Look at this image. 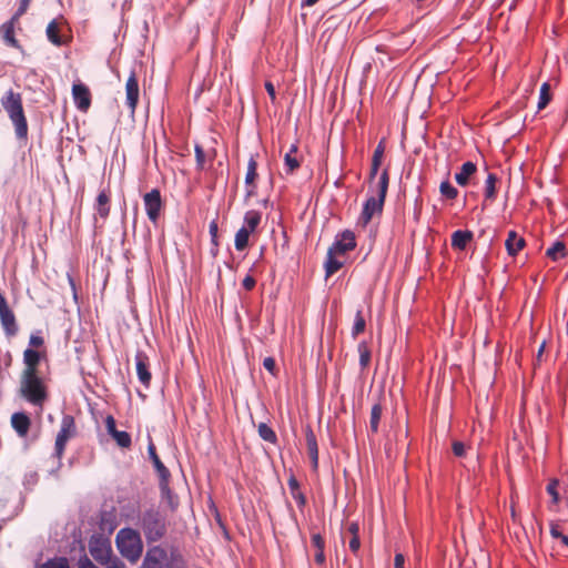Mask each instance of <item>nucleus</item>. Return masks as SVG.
Masks as SVG:
<instances>
[{
	"label": "nucleus",
	"mask_w": 568,
	"mask_h": 568,
	"mask_svg": "<svg viewBox=\"0 0 568 568\" xmlns=\"http://www.w3.org/2000/svg\"><path fill=\"white\" fill-rule=\"evenodd\" d=\"M39 568H70L69 561L65 557H54L47 560Z\"/></svg>",
	"instance_id": "nucleus-37"
},
{
	"label": "nucleus",
	"mask_w": 568,
	"mask_h": 568,
	"mask_svg": "<svg viewBox=\"0 0 568 568\" xmlns=\"http://www.w3.org/2000/svg\"><path fill=\"white\" fill-rule=\"evenodd\" d=\"M440 194L446 199L454 200L458 195V191L454 187L449 181H443L439 186Z\"/></svg>",
	"instance_id": "nucleus-38"
},
{
	"label": "nucleus",
	"mask_w": 568,
	"mask_h": 568,
	"mask_svg": "<svg viewBox=\"0 0 568 568\" xmlns=\"http://www.w3.org/2000/svg\"><path fill=\"white\" fill-rule=\"evenodd\" d=\"M263 366L270 373H274L275 371V359L273 357H265L263 361Z\"/></svg>",
	"instance_id": "nucleus-50"
},
{
	"label": "nucleus",
	"mask_w": 568,
	"mask_h": 568,
	"mask_svg": "<svg viewBox=\"0 0 568 568\" xmlns=\"http://www.w3.org/2000/svg\"><path fill=\"white\" fill-rule=\"evenodd\" d=\"M567 254L566 245L561 241L555 242L550 247L547 248L546 255L552 261L564 258Z\"/></svg>",
	"instance_id": "nucleus-28"
},
{
	"label": "nucleus",
	"mask_w": 568,
	"mask_h": 568,
	"mask_svg": "<svg viewBox=\"0 0 568 568\" xmlns=\"http://www.w3.org/2000/svg\"><path fill=\"white\" fill-rule=\"evenodd\" d=\"M359 547H361V540H359V537L358 536H353L349 540V549L354 552V554H357V551L359 550Z\"/></svg>",
	"instance_id": "nucleus-53"
},
{
	"label": "nucleus",
	"mask_w": 568,
	"mask_h": 568,
	"mask_svg": "<svg viewBox=\"0 0 568 568\" xmlns=\"http://www.w3.org/2000/svg\"><path fill=\"white\" fill-rule=\"evenodd\" d=\"M44 344V339L40 331H37L30 335L29 346L30 348L41 347Z\"/></svg>",
	"instance_id": "nucleus-43"
},
{
	"label": "nucleus",
	"mask_w": 568,
	"mask_h": 568,
	"mask_svg": "<svg viewBox=\"0 0 568 568\" xmlns=\"http://www.w3.org/2000/svg\"><path fill=\"white\" fill-rule=\"evenodd\" d=\"M257 170V162L255 161L254 156H251L247 163V171L245 175V184L247 186L252 185L257 176L256 173Z\"/></svg>",
	"instance_id": "nucleus-34"
},
{
	"label": "nucleus",
	"mask_w": 568,
	"mask_h": 568,
	"mask_svg": "<svg viewBox=\"0 0 568 568\" xmlns=\"http://www.w3.org/2000/svg\"><path fill=\"white\" fill-rule=\"evenodd\" d=\"M320 0H302V7H312L317 3Z\"/></svg>",
	"instance_id": "nucleus-62"
},
{
	"label": "nucleus",
	"mask_w": 568,
	"mask_h": 568,
	"mask_svg": "<svg viewBox=\"0 0 568 568\" xmlns=\"http://www.w3.org/2000/svg\"><path fill=\"white\" fill-rule=\"evenodd\" d=\"M558 485H559L558 479H551L546 488L547 493L551 496L554 504H558V501H559V494L557 491Z\"/></svg>",
	"instance_id": "nucleus-41"
},
{
	"label": "nucleus",
	"mask_w": 568,
	"mask_h": 568,
	"mask_svg": "<svg viewBox=\"0 0 568 568\" xmlns=\"http://www.w3.org/2000/svg\"><path fill=\"white\" fill-rule=\"evenodd\" d=\"M204 151L202 149V146L200 145H195V158H196V162H197V165L199 166H203V163H204Z\"/></svg>",
	"instance_id": "nucleus-51"
},
{
	"label": "nucleus",
	"mask_w": 568,
	"mask_h": 568,
	"mask_svg": "<svg viewBox=\"0 0 568 568\" xmlns=\"http://www.w3.org/2000/svg\"><path fill=\"white\" fill-rule=\"evenodd\" d=\"M551 97H550V87L547 82L542 83L539 92V100H538V110H542L546 108V105L549 103Z\"/></svg>",
	"instance_id": "nucleus-35"
},
{
	"label": "nucleus",
	"mask_w": 568,
	"mask_h": 568,
	"mask_svg": "<svg viewBox=\"0 0 568 568\" xmlns=\"http://www.w3.org/2000/svg\"><path fill=\"white\" fill-rule=\"evenodd\" d=\"M348 531L353 536H358L359 526L357 523H351L348 526Z\"/></svg>",
	"instance_id": "nucleus-58"
},
{
	"label": "nucleus",
	"mask_w": 568,
	"mask_h": 568,
	"mask_svg": "<svg viewBox=\"0 0 568 568\" xmlns=\"http://www.w3.org/2000/svg\"><path fill=\"white\" fill-rule=\"evenodd\" d=\"M45 34L52 44L57 47L64 44L63 38L59 34V24L55 20L49 22L45 29Z\"/></svg>",
	"instance_id": "nucleus-25"
},
{
	"label": "nucleus",
	"mask_w": 568,
	"mask_h": 568,
	"mask_svg": "<svg viewBox=\"0 0 568 568\" xmlns=\"http://www.w3.org/2000/svg\"><path fill=\"white\" fill-rule=\"evenodd\" d=\"M250 234L251 232L243 227L236 232L234 245L237 251H243L247 246Z\"/></svg>",
	"instance_id": "nucleus-32"
},
{
	"label": "nucleus",
	"mask_w": 568,
	"mask_h": 568,
	"mask_svg": "<svg viewBox=\"0 0 568 568\" xmlns=\"http://www.w3.org/2000/svg\"><path fill=\"white\" fill-rule=\"evenodd\" d=\"M505 246L508 254L515 256L525 246V240L518 236L515 231H510L505 242Z\"/></svg>",
	"instance_id": "nucleus-21"
},
{
	"label": "nucleus",
	"mask_w": 568,
	"mask_h": 568,
	"mask_svg": "<svg viewBox=\"0 0 568 568\" xmlns=\"http://www.w3.org/2000/svg\"><path fill=\"white\" fill-rule=\"evenodd\" d=\"M544 349H545V343H542V344L540 345L539 349H538V354H537V357H538V358L542 355Z\"/></svg>",
	"instance_id": "nucleus-63"
},
{
	"label": "nucleus",
	"mask_w": 568,
	"mask_h": 568,
	"mask_svg": "<svg viewBox=\"0 0 568 568\" xmlns=\"http://www.w3.org/2000/svg\"><path fill=\"white\" fill-rule=\"evenodd\" d=\"M336 256L337 255H334V254H331L329 252H327V257H326V262H325L326 277L332 276L343 266V262L338 261L336 258Z\"/></svg>",
	"instance_id": "nucleus-29"
},
{
	"label": "nucleus",
	"mask_w": 568,
	"mask_h": 568,
	"mask_svg": "<svg viewBox=\"0 0 568 568\" xmlns=\"http://www.w3.org/2000/svg\"><path fill=\"white\" fill-rule=\"evenodd\" d=\"M40 359H41L40 353L33 348L28 347L23 352V363L26 365L23 374L37 373V366L39 365Z\"/></svg>",
	"instance_id": "nucleus-15"
},
{
	"label": "nucleus",
	"mask_w": 568,
	"mask_h": 568,
	"mask_svg": "<svg viewBox=\"0 0 568 568\" xmlns=\"http://www.w3.org/2000/svg\"><path fill=\"white\" fill-rule=\"evenodd\" d=\"M140 527L149 542L160 540L166 531L165 517L154 507L140 515Z\"/></svg>",
	"instance_id": "nucleus-4"
},
{
	"label": "nucleus",
	"mask_w": 568,
	"mask_h": 568,
	"mask_svg": "<svg viewBox=\"0 0 568 568\" xmlns=\"http://www.w3.org/2000/svg\"><path fill=\"white\" fill-rule=\"evenodd\" d=\"M68 280H69V283H70L71 290H72V292H73V297H74V300H77L75 283H74L73 278H72L70 275H68Z\"/></svg>",
	"instance_id": "nucleus-61"
},
{
	"label": "nucleus",
	"mask_w": 568,
	"mask_h": 568,
	"mask_svg": "<svg viewBox=\"0 0 568 568\" xmlns=\"http://www.w3.org/2000/svg\"><path fill=\"white\" fill-rule=\"evenodd\" d=\"M0 321H1V325L4 329V333L8 336H14L18 333V325L16 322V316L10 308L7 311L0 312Z\"/></svg>",
	"instance_id": "nucleus-17"
},
{
	"label": "nucleus",
	"mask_w": 568,
	"mask_h": 568,
	"mask_svg": "<svg viewBox=\"0 0 568 568\" xmlns=\"http://www.w3.org/2000/svg\"><path fill=\"white\" fill-rule=\"evenodd\" d=\"M106 568H125V565L118 558L109 559L106 564H104Z\"/></svg>",
	"instance_id": "nucleus-54"
},
{
	"label": "nucleus",
	"mask_w": 568,
	"mask_h": 568,
	"mask_svg": "<svg viewBox=\"0 0 568 568\" xmlns=\"http://www.w3.org/2000/svg\"><path fill=\"white\" fill-rule=\"evenodd\" d=\"M287 485L291 491L292 497L295 499L300 508H303L306 504V498L304 494L301 491L300 483L295 478V476H291L287 480Z\"/></svg>",
	"instance_id": "nucleus-23"
},
{
	"label": "nucleus",
	"mask_w": 568,
	"mask_h": 568,
	"mask_svg": "<svg viewBox=\"0 0 568 568\" xmlns=\"http://www.w3.org/2000/svg\"><path fill=\"white\" fill-rule=\"evenodd\" d=\"M75 434L74 418L71 415H64L61 420V427L55 438L54 455L61 459L68 440Z\"/></svg>",
	"instance_id": "nucleus-6"
},
{
	"label": "nucleus",
	"mask_w": 568,
	"mask_h": 568,
	"mask_svg": "<svg viewBox=\"0 0 568 568\" xmlns=\"http://www.w3.org/2000/svg\"><path fill=\"white\" fill-rule=\"evenodd\" d=\"M381 164H374L372 163V166H371V172H369V180H374L378 173V169H379Z\"/></svg>",
	"instance_id": "nucleus-59"
},
{
	"label": "nucleus",
	"mask_w": 568,
	"mask_h": 568,
	"mask_svg": "<svg viewBox=\"0 0 568 568\" xmlns=\"http://www.w3.org/2000/svg\"><path fill=\"white\" fill-rule=\"evenodd\" d=\"M384 152H385V144H384V140H382V141H379V143L377 144V146L373 153L372 163H374L375 165L381 164Z\"/></svg>",
	"instance_id": "nucleus-42"
},
{
	"label": "nucleus",
	"mask_w": 568,
	"mask_h": 568,
	"mask_svg": "<svg viewBox=\"0 0 568 568\" xmlns=\"http://www.w3.org/2000/svg\"><path fill=\"white\" fill-rule=\"evenodd\" d=\"M550 534L554 538H560L562 536L559 527L557 525H552L550 528Z\"/></svg>",
	"instance_id": "nucleus-60"
},
{
	"label": "nucleus",
	"mask_w": 568,
	"mask_h": 568,
	"mask_svg": "<svg viewBox=\"0 0 568 568\" xmlns=\"http://www.w3.org/2000/svg\"><path fill=\"white\" fill-rule=\"evenodd\" d=\"M89 551L93 559L100 562L101 565L106 564L112 555L110 541L98 536H92L90 538Z\"/></svg>",
	"instance_id": "nucleus-7"
},
{
	"label": "nucleus",
	"mask_w": 568,
	"mask_h": 568,
	"mask_svg": "<svg viewBox=\"0 0 568 568\" xmlns=\"http://www.w3.org/2000/svg\"><path fill=\"white\" fill-rule=\"evenodd\" d=\"M453 453L457 457H464L467 452V446L463 442L455 440L453 443Z\"/></svg>",
	"instance_id": "nucleus-44"
},
{
	"label": "nucleus",
	"mask_w": 568,
	"mask_h": 568,
	"mask_svg": "<svg viewBox=\"0 0 568 568\" xmlns=\"http://www.w3.org/2000/svg\"><path fill=\"white\" fill-rule=\"evenodd\" d=\"M31 0H21L17 12L13 16V20H18L22 14L26 13Z\"/></svg>",
	"instance_id": "nucleus-46"
},
{
	"label": "nucleus",
	"mask_w": 568,
	"mask_h": 568,
	"mask_svg": "<svg viewBox=\"0 0 568 568\" xmlns=\"http://www.w3.org/2000/svg\"><path fill=\"white\" fill-rule=\"evenodd\" d=\"M72 97L75 106L85 112L91 105V94L87 85L82 83L73 84Z\"/></svg>",
	"instance_id": "nucleus-12"
},
{
	"label": "nucleus",
	"mask_w": 568,
	"mask_h": 568,
	"mask_svg": "<svg viewBox=\"0 0 568 568\" xmlns=\"http://www.w3.org/2000/svg\"><path fill=\"white\" fill-rule=\"evenodd\" d=\"M17 20H13V17L3 23L0 28V31L2 32L3 41L7 45L20 49L19 41L14 37V23Z\"/></svg>",
	"instance_id": "nucleus-18"
},
{
	"label": "nucleus",
	"mask_w": 568,
	"mask_h": 568,
	"mask_svg": "<svg viewBox=\"0 0 568 568\" xmlns=\"http://www.w3.org/2000/svg\"><path fill=\"white\" fill-rule=\"evenodd\" d=\"M217 231H219V226H217V222L215 220H213L212 222H210V225H209V232H210V235H211V240H212V243L217 246Z\"/></svg>",
	"instance_id": "nucleus-45"
},
{
	"label": "nucleus",
	"mask_w": 568,
	"mask_h": 568,
	"mask_svg": "<svg viewBox=\"0 0 568 568\" xmlns=\"http://www.w3.org/2000/svg\"><path fill=\"white\" fill-rule=\"evenodd\" d=\"M477 171V166L475 163L468 161L465 162L460 171L455 174V180L458 185L466 186L468 184L469 178Z\"/></svg>",
	"instance_id": "nucleus-20"
},
{
	"label": "nucleus",
	"mask_w": 568,
	"mask_h": 568,
	"mask_svg": "<svg viewBox=\"0 0 568 568\" xmlns=\"http://www.w3.org/2000/svg\"><path fill=\"white\" fill-rule=\"evenodd\" d=\"M404 564H405L404 555L400 554V552H397L395 555V558H394V566H395V568H405Z\"/></svg>",
	"instance_id": "nucleus-55"
},
{
	"label": "nucleus",
	"mask_w": 568,
	"mask_h": 568,
	"mask_svg": "<svg viewBox=\"0 0 568 568\" xmlns=\"http://www.w3.org/2000/svg\"><path fill=\"white\" fill-rule=\"evenodd\" d=\"M255 284H256L255 278H254V277H252V276H250V275H247V276L243 280V282H242V285H243V287H244L246 291H251V290H253V288H254V286H255Z\"/></svg>",
	"instance_id": "nucleus-52"
},
{
	"label": "nucleus",
	"mask_w": 568,
	"mask_h": 568,
	"mask_svg": "<svg viewBox=\"0 0 568 568\" xmlns=\"http://www.w3.org/2000/svg\"><path fill=\"white\" fill-rule=\"evenodd\" d=\"M315 561L318 564V565H323L325 562V554H324V549H321V550H317L316 554H315Z\"/></svg>",
	"instance_id": "nucleus-57"
},
{
	"label": "nucleus",
	"mask_w": 568,
	"mask_h": 568,
	"mask_svg": "<svg viewBox=\"0 0 568 568\" xmlns=\"http://www.w3.org/2000/svg\"><path fill=\"white\" fill-rule=\"evenodd\" d=\"M168 552L160 546L150 548L143 559V568H165Z\"/></svg>",
	"instance_id": "nucleus-10"
},
{
	"label": "nucleus",
	"mask_w": 568,
	"mask_h": 568,
	"mask_svg": "<svg viewBox=\"0 0 568 568\" xmlns=\"http://www.w3.org/2000/svg\"><path fill=\"white\" fill-rule=\"evenodd\" d=\"M112 437L116 444L122 448H129L131 446V436L129 433L123 430H116Z\"/></svg>",
	"instance_id": "nucleus-39"
},
{
	"label": "nucleus",
	"mask_w": 568,
	"mask_h": 568,
	"mask_svg": "<svg viewBox=\"0 0 568 568\" xmlns=\"http://www.w3.org/2000/svg\"><path fill=\"white\" fill-rule=\"evenodd\" d=\"M471 237L473 233L470 231H455L452 235V246L457 250H464Z\"/></svg>",
	"instance_id": "nucleus-22"
},
{
	"label": "nucleus",
	"mask_w": 568,
	"mask_h": 568,
	"mask_svg": "<svg viewBox=\"0 0 568 568\" xmlns=\"http://www.w3.org/2000/svg\"><path fill=\"white\" fill-rule=\"evenodd\" d=\"M105 426L108 433L112 436L118 429L115 427V420L112 416H108L105 419Z\"/></svg>",
	"instance_id": "nucleus-48"
},
{
	"label": "nucleus",
	"mask_w": 568,
	"mask_h": 568,
	"mask_svg": "<svg viewBox=\"0 0 568 568\" xmlns=\"http://www.w3.org/2000/svg\"><path fill=\"white\" fill-rule=\"evenodd\" d=\"M135 366L139 381L149 387L151 382V373L149 371L148 356L143 352L135 354Z\"/></svg>",
	"instance_id": "nucleus-13"
},
{
	"label": "nucleus",
	"mask_w": 568,
	"mask_h": 568,
	"mask_svg": "<svg viewBox=\"0 0 568 568\" xmlns=\"http://www.w3.org/2000/svg\"><path fill=\"white\" fill-rule=\"evenodd\" d=\"M560 539H561L562 544H564V545H566V546L568 547V536L562 535V536L560 537Z\"/></svg>",
	"instance_id": "nucleus-64"
},
{
	"label": "nucleus",
	"mask_w": 568,
	"mask_h": 568,
	"mask_svg": "<svg viewBox=\"0 0 568 568\" xmlns=\"http://www.w3.org/2000/svg\"><path fill=\"white\" fill-rule=\"evenodd\" d=\"M258 435L260 437L268 443L274 444L277 439L275 432L265 423H261L258 425Z\"/></svg>",
	"instance_id": "nucleus-33"
},
{
	"label": "nucleus",
	"mask_w": 568,
	"mask_h": 568,
	"mask_svg": "<svg viewBox=\"0 0 568 568\" xmlns=\"http://www.w3.org/2000/svg\"><path fill=\"white\" fill-rule=\"evenodd\" d=\"M355 246V234L349 230H345L344 232L336 235L335 241L327 252L334 255H343L346 252L354 250Z\"/></svg>",
	"instance_id": "nucleus-8"
},
{
	"label": "nucleus",
	"mask_w": 568,
	"mask_h": 568,
	"mask_svg": "<svg viewBox=\"0 0 568 568\" xmlns=\"http://www.w3.org/2000/svg\"><path fill=\"white\" fill-rule=\"evenodd\" d=\"M366 323L365 318L362 314V311H357L354 318V325L352 327V336L356 337L358 334L363 333L365 329Z\"/></svg>",
	"instance_id": "nucleus-36"
},
{
	"label": "nucleus",
	"mask_w": 568,
	"mask_h": 568,
	"mask_svg": "<svg viewBox=\"0 0 568 568\" xmlns=\"http://www.w3.org/2000/svg\"><path fill=\"white\" fill-rule=\"evenodd\" d=\"M265 90L267 91L271 100L274 101L276 98V94H275V88H274L273 83L270 81L265 82Z\"/></svg>",
	"instance_id": "nucleus-56"
},
{
	"label": "nucleus",
	"mask_w": 568,
	"mask_h": 568,
	"mask_svg": "<svg viewBox=\"0 0 568 568\" xmlns=\"http://www.w3.org/2000/svg\"><path fill=\"white\" fill-rule=\"evenodd\" d=\"M496 183H497V176L494 173H489L487 175L486 182H485V199L493 201L496 197Z\"/></svg>",
	"instance_id": "nucleus-30"
},
{
	"label": "nucleus",
	"mask_w": 568,
	"mask_h": 568,
	"mask_svg": "<svg viewBox=\"0 0 568 568\" xmlns=\"http://www.w3.org/2000/svg\"><path fill=\"white\" fill-rule=\"evenodd\" d=\"M297 152V145L292 144L290 151L284 155V164L286 173H293L300 166V162L295 156Z\"/></svg>",
	"instance_id": "nucleus-27"
},
{
	"label": "nucleus",
	"mask_w": 568,
	"mask_h": 568,
	"mask_svg": "<svg viewBox=\"0 0 568 568\" xmlns=\"http://www.w3.org/2000/svg\"><path fill=\"white\" fill-rule=\"evenodd\" d=\"M79 568H98L85 555L79 559Z\"/></svg>",
	"instance_id": "nucleus-49"
},
{
	"label": "nucleus",
	"mask_w": 568,
	"mask_h": 568,
	"mask_svg": "<svg viewBox=\"0 0 568 568\" xmlns=\"http://www.w3.org/2000/svg\"><path fill=\"white\" fill-rule=\"evenodd\" d=\"M305 438H306L308 455L312 460V466L314 469H317V467H318L317 440H316V436H315L313 429L310 426H307L305 429Z\"/></svg>",
	"instance_id": "nucleus-14"
},
{
	"label": "nucleus",
	"mask_w": 568,
	"mask_h": 568,
	"mask_svg": "<svg viewBox=\"0 0 568 568\" xmlns=\"http://www.w3.org/2000/svg\"><path fill=\"white\" fill-rule=\"evenodd\" d=\"M382 412H383V409H382L381 404L373 405L372 410H371V419H369V428L373 433L378 432V426H379V422L382 418Z\"/></svg>",
	"instance_id": "nucleus-31"
},
{
	"label": "nucleus",
	"mask_w": 568,
	"mask_h": 568,
	"mask_svg": "<svg viewBox=\"0 0 568 568\" xmlns=\"http://www.w3.org/2000/svg\"><path fill=\"white\" fill-rule=\"evenodd\" d=\"M11 425L19 436L24 437L30 427V418L24 413H14Z\"/></svg>",
	"instance_id": "nucleus-19"
},
{
	"label": "nucleus",
	"mask_w": 568,
	"mask_h": 568,
	"mask_svg": "<svg viewBox=\"0 0 568 568\" xmlns=\"http://www.w3.org/2000/svg\"><path fill=\"white\" fill-rule=\"evenodd\" d=\"M1 105L14 126L16 136L20 140L27 139L28 122L22 106L21 94L9 90L1 98Z\"/></svg>",
	"instance_id": "nucleus-1"
},
{
	"label": "nucleus",
	"mask_w": 568,
	"mask_h": 568,
	"mask_svg": "<svg viewBox=\"0 0 568 568\" xmlns=\"http://www.w3.org/2000/svg\"><path fill=\"white\" fill-rule=\"evenodd\" d=\"M312 545L317 549H324L325 542L321 534H313L312 535Z\"/></svg>",
	"instance_id": "nucleus-47"
},
{
	"label": "nucleus",
	"mask_w": 568,
	"mask_h": 568,
	"mask_svg": "<svg viewBox=\"0 0 568 568\" xmlns=\"http://www.w3.org/2000/svg\"><path fill=\"white\" fill-rule=\"evenodd\" d=\"M115 542L120 554L131 562H135L141 557L143 544L139 531L122 528L116 534Z\"/></svg>",
	"instance_id": "nucleus-3"
},
{
	"label": "nucleus",
	"mask_w": 568,
	"mask_h": 568,
	"mask_svg": "<svg viewBox=\"0 0 568 568\" xmlns=\"http://www.w3.org/2000/svg\"><path fill=\"white\" fill-rule=\"evenodd\" d=\"M22 396L31 404L41 406L47 397L44 385L37 373L22 374Z\"/></svg>",
	"instance_id": "nucleus-5"
},
{
	"label": "nucleus",
	"mask_w": 568,
	"mask_h": 568,
	"mask_svg": "<svg viewBox=\"0 0 568 568\" xmlns=\"http://www.w3.org/2000/svg\"><path fill=\"white\" fill-rule=\"evenodd\" d=\"M143 201L149 220L156 223L162 209L160 191L158 189H152L150 192L144 194Z\"/></svg>",
	"instance_id": "nucleus-9"
},
{
	"label": "nucleus",
	"mask_w": 568,
	"mask_h": 568,
	"mask_svg": "<svg viewBox=\"0 0 568 568\" xmlns=\"http://www.w3.org/2000/svg\"><path fill=\"white\" fill-rule=\"evenodd\" d=\"M148 453H149L150 459L152 460L153 466H154L155 470L158 471L161 480L168 481V479L170 477V471L164 466V464L161 462V459L159 458L156 450H155V446L152 443H150L148 446Z\"/></svg>",
	"instance_id": "nucleus-16"
},
{
	"label": "nucleus",
	"mask_w": 568,
	"mask_h": 568,
	"mask_svg": "<svg viewBox=\"0 0 568 568\" xmlns=\"http://www.w3.org/2000/svg\"><path fill=\"white\" fill-rule=\"evenodd\" d=\"M359 365L365 368L371 359V352L365 342L358 344Z\"/></svg>",
	"instance_id": "nucleus-40"
},
{
	"label": "nucleus",
	"mask_w": 568,
	"mask_h": 568,
	"mask_svg": "<svg viewBox=\"0 0 568 568\" xmlns=\"http://www.w3.org/2000/svg\"><path fill=\"white\" fill-rule=\"evenodd\" d=\"M139 93L140 90L136 74L132 71L125 83V104L130 109L131 114H134L135 112L139 102Z\"/></svg>",
	"instance_id": "nucleus-11"
},
{
	"label": "nucleus",
	"mask_w": 568,
	"mask_h": 568,
	"mask_svg": "<svg viewBox=\"0 0 568 568\" xmlns=\"http://www.w3.org/2000/svg\"><path fill=\"white\" fill-rule=\"evenodd\" d=\"M389 175L388 170L385 169L378 179L376 195L369 196L364 205L358 222L365 226L367 225L375 214H381L383 211L386 193L388 190Z\"/></svg>",
	"instance_id": "nucleus-2"
},
{
	"label": "nucleus",
	"mask_w": 568,
	"mask_h": 568,
	"mask_svg": "<svg viewBox=\"0 0 568 568\" xmlns=\"http://www.w3.org/2000/svg\"><path fill=\"white\" fill-rule=\"evenodd\" d=\"M110 197L109 194L103 190L97 196L95 210L102 219H106L110 213Z\"/></svg>",
	"instance_id": "nucleus-24"
},
{
	"label": "nucleus",
	"mask_w": 568,
	"mask_h": 568,
	"mask_svg": "<svg viewBox=\"0 0 568 568\" xmlns=\"http://www.w3.org/2000/svg\"><path fill=\"white\" fill-rule=\"evenodd\" d=\"M261 222V213L255 210L247 211L244 215V225L243 229H246L248 232H254Z\"/></svg>",
	"instance_id": "nucleus-26"
}]
</instances>
